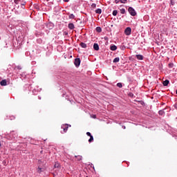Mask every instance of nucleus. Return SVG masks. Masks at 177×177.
<instances>
[{
  "mask_svg": "<svg viewBox=\"0 0 177 177\" xmlns=\"http://www.w3.org/2000/svg\"><path fill=\"white\" fill-rule=\"evenodd\" d=\"M128 12H129V15H131V16H136V15H137L136 10H135V8H133L132 7H129Z\"/></svg>",
  "mask_w": 177,
  "mask_h": 177,
  "instance_id": "obj_1",
  "label": "nucleus"
},
{
  "mask_svg": "<svg viewBox=\"0 0 177 177\" xmlns=\"http://www.w3.org/2000/svg\"><path fill=\"white\" fill-rule=\"evenodd\" d=\"M62 129H63V131H61L62 133H66L67 131L68 130V124H62L61 126Z\"/></svg>",
  "mask_w": 177,
  "mask_h": 177,
  "instance_id": "obj_2",
  "label": "nucleus"
},
{
  "mask_svg": "<svg viewBox=\"0 0 177 177\" xmlns=\"http://www.w3.org/2000/svg\"><path fill=\"white\" fill-rule=\"evenodd\" d=\"M46 28H48V30H53L55 27V24L52 22H48L46 24Z\"/></svg>",
  "mask_w": 177,
  "mask_h": 177,
  "instance_id": "obj_3",
  "label": "nucleus"
},
{
  "mask_svg": "<svg viewBox=\"0 0 177 177\" xmlns=\"http://www.w3.org/2000/svg\"><path fill=\"white\" fill-rule=\"evenodd\" d=\"M132 32V29L131 28V27H127L126 28V29L124 30V34L125 35H131V33Z\"/></svg>",
  "mask_w": 177,
  "mask_h": 177,
  "instance_id": "obj_4",
  "label": "nucleus"
},
{
  "mask_svg": "<svg viewBox=\"0 0 177 177\" xmlns=\"http://www.w3.org/2000/svg\"><path fill=\"white\" fill-rule=\"evenodd\" d=\"M74 64L75 67H78L79 66L81 65V59L80 58H75L74 61Z\"/></svg>",
  "mask_w": 177,
  "mask_h": 177,
  "instance_id": "obj_5",
  "label": "nucleus"
},
{
  "mask_svg": "<svg viewBox=\"0 0 177 177\" xmlns=\"http://www.w3.org/2000/svg\"><path fill=\"white\" fill-rule=\"evenodd\" d=\"M136 57L138 60H143L145 59V57L140 54L136 55Z\"/></svg>",
  "mask_w": 177,
  "mask_h": 177,
  "instance_id": "obj_6",
  "label": "nucleus"
},
{
  "mask_svg": "<svg viewBox=\"0 0 177 177\" xmlns=\"http://www.w3.org/2000/svg\"><path fill=\"white\" fill-rule=\"evenodd\" d=\"M68 27L69 30H74V28H75V26H74V24H73V23H69L68 25Z\"/></svg>",
  "mask_w": 177,
  "mask_h": 177,
  "instance_id": "obj_7",
  "label": "nucleus"
},
{
  "mask_svg": "<svg viewBox=\"0 0 177 177\" xmlns=\"http://www.w3.org/2000/svg\"><path fill=\"white\" fill-rule=\"evenodd\" d=\"M7 84L6 80H3L0 82V85H1V86H6Z\"/></svg>",
  "mask_w": 177,
  "mask_h": 177,
  "instance_id": "obj_8",
  "label": "nucleus"
},
{
  "mask_svg": "<svg viewBox=\"0 0 177 177\" xmlns=\"http://www.w3.org/2000/svg\"><path fill=\"white\" fill-rule=\"evenodd\" d=\"M45 164V162H44V160H38L37 161V165L38 167H39V165H41V167H44V165Z\"/></svg>",
  "mask_w": 177,
  "mask_h": 177,
  "instance_id": "obj_9",
  "label": "nucleus"
},
{
  "mask_svg": "<svg viewBox=\"0 0 177 177\" xmlns=\"http://www.w3.org/2000/svg\"><path fill=\"white\" fill-rule=\"evenodd\" d=\"M116 49H117V46H115V45H114V44H111V45L110 46V50H111L114 51V50H115Z\"/></svg>",
  "mask_w": 177,
  "mask_h": 177,
  "instance_id": "obj_10",
  "label": "nucleus"
},
{
  "mask_svg": "<svg viewBox=\"0 0 177 177\" xmlns=\"http://www.w3.org/2000/svg\"><path fill=\"white\" fill-rule=\"evenodd\" d=\"M44 170H42V165H39L37 168V172L38 174H41V172H43Z\"/></svg>",
  "mask_w": 177,
  "mask_h": 177,
  "instance_id": "obj_11",
  "label": "nucleus"
},
{
  "mask_svg": "<svg viewBox=\"0 0 177 177\" xmlns=\"http://www.w3.org/2000/svg\"><path fill=\"white\" fill-rule=\"evenodd\" d=\"M26 1L24 0L21 1V8L22 9H24V6H26Z\"/></svg>",
  "mask_w": 177,
  "mask_h": 177,
  "instance_id": "obj_12",
  "label": "nucleus"
},
{
  "mask_svg": "<svg viewBox=\"0 0 177 177\" xmlns=\"http://www.w3.org/2000/svg\"><path fill=\"white\" fill-rule=\"evenodd\" d=\"M93 49L94 50H99V44H97V43H95L93 44Z\"/></svg>",
  "mask_w": 177,
  "mask_h": 177,
  "instance_id": "obj_13",
  "label": "nucleus"
},
{
  "mask_svg": "<svg viewBox=\"0 0 177 177\" xmlns=\"http://www.w3.org/2000/svg\"><path fill=\"white\" fill-rule=\"evenodd\" d=\"M16 138H17V135L14 134V136H10V138L8 137L7 136V138H8L10 140H15V139H16Z\"/></svg>",
  "mask_w": 177,
  "mask_h": 177,
  "instance_id": "obj_14",
  "label": "nucleus"
},
{
  "mask_svg": "<svg viewBox=\"0 0 177 177\" xmlns=\"http://www.w3.org/2000/svg\"><path fill=\"white\" fill-rule=\"evenodd\" d=\"M163 86H168V84H169V80H166L163 82Z\"/></svg>",
  "mask_w": 177,
  "mask_h": 177,
  "instance_id": "obj_15",
  "label": "nucleus"
},
{
  "mask_svg": "<svg viewBox=\"0 0 177 177\" xmlns=\"http://www.w3.org/2000/svg\"><path fill=\"white\" fill-rule=\"evenodd\" d=\"M19 75L21 80H24V78H26V73H20Z\"/></svg>",
  "mask_w": 177,
  "mask_h": 177,
  "instance_id": "obj_16",
  "label": "nucleus"
},
{
  "mask_svg": "<svg viewBox=\"0 0 177 177\" xmlns=\"http://www.w3.org/2000/svg\"><path fill=\"white\" fill-rule=\"evenodd\" d=\"M159 115H165V111H164V109L160 110L158 111Z\"/></svg>",
  "mask_w": 177,
  "mask_h": 177,
  "instance_id": "obj_17",
  "label": "nucleus"
},
{
  "mask_svg": "<svg viewBox=\"0 0 177 177\" xmlns=\"http://www.w3.org/2000/svg\"><path fill=\"white\" fill-rule=\"evenodd\" d=\"M41 91V88L39 89V90H37V88H34L33 90H32V93L34 94V95H37V93H38V92H40Z\"/></svg>",
  "mask_w": 177,
  "mask_h": 177,
  "instance_id": "obj_18",
  "label": "nucleus"
},
{
  "mask_svg": "<svg viewBox=\"0 0 177 177\" xmlns=\"http://www.w3.org/2000/svg\"><path fill=\"white\" fill-rule=\"evenodd\" d=\"M95 13H97V15H102V8H97V10H95Z\"/></svg>",
  "mask_w": 177,
  "mask_h": 177,
  "instance_id": "obj_19",
  "label": "nucleus"
},
{
  "mask_svg": "<svg viewBox=\"0 0 177 177\" xmlns=\"http://www.w3.org/2000/svg\"><path fill=\"white\" fill-rule=\"evenodd\" d=\"M120 13H121V15H125L127 13L125 8L120 9Z\"/></svg>",
  "mask_w": 177,
  "mask_h": 177,
  "instance_id": "obj_20",
  "label": "nucleus"
},
{
  "mask_svg": "<svg viewBox=\"0 0 177 177\" xmlns=\"http://www.w3.org/2000/svg\"><path fill=\"white\" fill-rule=\"evenodd\" d=\"M97 32H102V28L100 26H98L95 28Z\"/></svg>",
  "mask_w": 177,
  "mask_h": 177,
  "instance_id": "obj_21",
  "label": "nucleus"
},
{
  "mask_svg": "<svg viewBox=\"0 0 177 177\" xmlns=\"http://www.w3.org/2000/svg\"><path fill=\"white\" fill-rule=\"evenodd\" d=\"M113 63H118L120 62V57H117L113 59Z\"/></svg>",
  "mask_w": 177,
  "mask_h": 177,
  "instance_id": "obj_22",
  "label": "nucleus"
},
{
  "mask_svg": "<svg viewBox=\"0 0 177 177\" xmlns=\"http://www.w3.org/2000/svg\"><path fill=\"white\" fill-rule=\"evenodd\" d=\"M75 158H77V161H81L82 160V156H75Z\"/></svg>",
  "mask_w": 177,
  "mask_h": 177,
  "instance_id": "obj_23",
  "label": "nucleus"
},
{
  "mask_svg": "<svg viewBox=\"0 0 177 177\" xmlns=\"http://www.w3.org/2000/svg\"><path fill=\"white\" fill-rule=\"evenodd\" d=\"M118 14V11L117 10H114L112 12L113 16H117Z\"/></svg>",
  "mask_w": 177,
  "mask_h": 177,
  "instance_id": "obj_24",
  "label": "nucleus"
},
{
  "mask_svg": "<svg viewBox=\"0 0 177 177\" xmlns=\"http://www.w3.org/2000/svg\"><path fill=\"white\" fill-rule=\"evenodd\" d=\"M80 46H81V48H86V44L82 42V43H80Z\"/></svg>",
  "mask_w": 177,
  "mask_h": 177,
  "instance_id": "obj_25",
  "label": "nucleus"
},
{
  "mask_svg": "<svg viewBox=\"0 0 177 177\" xmlns=\"http://www.w3.org/2000/svg\"><path fill=\"white\" fill-rule=\"evenodd\" d=\"M92 142H93V136H91L88 139V143H92Z\"/></svg>",
  "mask_w": 177,
  "mask_h": 177,
  "instance_id": "obj_26",
  "label": "nucleus"
},
{
  "mask_svg": "<svg viewBox=\"0 0 177 177\" xmlns=\"http://www.w3.org/2000/svg\"><path fill=\"white\" fill-rule=\"evenodd\" d=\"M168 67H169V68H174V63L170 62V63L168 64Z\"/></svg>",
  "mask_w": 177,
  "mask_h": 177,
  "instance_id": "obj_27",
  "label": "nucleus"
},
{
  "mask_svg": "<svg viewBox=\"0 0 177 177\" xmlns=\"http://www.w3.org/2000/svg\"><path fill=\"white\" fill-rule=\"evenodd\" d=\"M116 86H118V88H122V83L119 82L116 84Z\"/></svg>",
  "mask_w": 177,
  "mask_h": 177,
  "instance_id": "obj_28",
  "label": "nucleus"
},
{
  "mask_svg": "<svg viewBox=\"0 0 177 177\" xmlns=\"http://www.w3.org/2000/svg\"><path fill=\"white\" fill-rule=\"evenodd\" d=\"M69 19H75V15L73 14H71L68 17Z\"/></svg>",
  "mask_w": 177,
  "mask_h": 177,
  "instance_id": "obj_29",
  "label": "nucleus"
},
{
  "mask_svg": "<svg viewBox=\"0 0 177 177\" xmlns=\"http://www.w3.org/2000/svg\"><path fill=\"white\" fill-rule=\"evenodd\" d=\"M19 2H20V1H19V0H14V3H15V5H19Z\"/></svg>",
  "mask_w": 177,
  "mask_h": 177,
  "instance_id": "obj_30",
  "label": "nucleus"
},
{
  "mask_svg": "<svg viewBox=\"0 0 177 177\" xmlns=\"http://www.w3.org/2000/svg\"><path fill=\"white\" fill-rule=\"evenodd\" d=\"M60 167V165L59 163L55 164V168H59Z\"/></svg>",
  "mask_w": 177,
  "mask_h": 177,
  "instance_id": "obj_31",
  "label": "nucleus"
},
{
  "mask_svg": "<svg viewBox=\"0 0 177 177\" xmlns=\"http://www.w3.org/2000/svg\"><path fill=\"white\" fill-rule=\"evenodd\" d=\"M120 3H127V0H120Z\"/></svg>",
  "mask_w": 177,
  "mask_h": 177,
  "instance_id": "obj_32",
  "label": "nucleus"
},
{
  "mask_svg": "<svg viewBox=\"0 0 177 177\" xmlns=\"http://www.w3.org/2000/svg\"><path fill=\"white\" fill-rule=\"evenodd\" d=\"M86 135L87 136H90V137L92 136V134L89 131L86 132Z\"/></svg>",
  "mask_w": 177,
  "mask_h": 177,
  "instance_id": "obj_33",
  "label": "nucleus"
},
{
  "mask_svg": "<svg viewBox=\"0 0 177 177\" xmlns=\"http://www.w3.org/2000/svg\"><path fill=\"white\" fill-rule=\"evenodd\" d=\"M91 8H96V3H93L91 5Z\"/></svg>",
  "mask_w": 177,
  "mask_h": 177,
  "instance_id": "obj_34",
  "label": "nucleus"
},
{
  "mask_svg": "<svg viewBox=\"0 0 177 177\" xmlns=\"http://www.w3.org/2000/svg\"><path fill=\"white\" fill-rule=\"evenodd\" d=\"M15 116H10L9 117L10 120H15Z\"/></svg>",
  "mask_w": 177,
  "mask_h": 177,
  "instance_id": "obj_35",
  "label": "nucleus"
},
{
  "mask_svg": "<svg viewBox=\"0 0 177 177\" xmlns=\"http://www.w3.org/2000/svg\"><path fill=\"white\" fill-rule=\"evenodd\" d=\"M120 0H115V3H120Z\"/></svg>",
  "mask_w": 177,
  "mask_h": 177,
  "instance_id": "obj_36",
  "label": "nucleus"
},
{
  "mask_svg": "<svg viewBox=\"0 0 177 177\" xmlns=\"http://www.w3.org/2000/svg\"><path fill=\"white\" fill-rule=\"evenodd\" d=\"M3 165H6V160H3Z\"/></svg>",
  "mask_w": 177,
  "mask_h": 177,
  "instance_id": "obj_37",
  "label": "nucleus"
},
{
  "mask_svg": "<svg viewBox=\"0 0 177 177\" xmlns=\"http://www.w3.org/2000/svg\"><path fill=\"white\" fill-rule=\"evenodd\" d=\"M174 108L177 110V103L174 104Z\"/></svg>",
  "mask_w": 177,
  "mask_h": 177,
  "instance_id": "obj_38",
  "label": "nucleus"
},
{
  "mask_svg": "<svg viewBox=\"0 0 177 177\" xmlns=\"http://www.w3.org/2000/svg\"><path fill=\"white\" fill-rule=\"evenodd\" d=\"M18 70H21V67L20 66H17Z\"/></svg>",
  "mask_w": 177,
  "mask_h": 177,
  "instance_id": "obj_39",
  "label": "nucleus"
},
{
  "mask_svg": "<svg viewBox=\"0 0 177 177\" xmlns=\"http://www.w3.org/2000/svg\"><path fill=\"white\" fill-rule=\"evenodd\" d=\"M92 118H96V115H93Z\"/></svg>",
  "mask_w": 177,
  "mask_h": 177,
  "instance_id": "obj_40",
  "label": "nucleus"
},
{
  "mask_svg": "<svg viewBox=\"0 0 177 177\" xmlns=\"http://www.w3.org/2000/svg\"><path fill=\"white\" fill-rule=\"evenodd\" d=\"M64 2H70V0H63Z\"/></svg>",
  "mask_w": 177,
  "mask_h": 177,
  "instance_id": "obj_41",
  "label": "nucleus"
},
{
  "mask_svg": "<svg viewBox=\"0 0 177 177\" xmlns=\"http://www.w3.org/2000/svg\"><path fill=\"white\" fill-rule=\"evenodd\" d=\"M29 89H30V91H31V88H32V86H31V85L30 86H29Z\"/></svg>",
  "mask_w": 177,
  "mask_h": 177,
  "instance_id": "obj_42",
  "label": "nucleus"
},
{
  "mask_svg": "<svg viewBox=\"0 0 177 177\" xmlns=\"http://www.w3.org/2000/svg\"><path fill=\"white\" fill-rule=\"evenodd\" d=\"M10 136H13V131L10 133Z\"/></svg>",
  "mask_w": 177,
  "mask_h": 177,
  "instance_id": "obj_43",
  "label": "nucleus"
},
{
  "mask_svg": "<svg viewBox=\"0 0 177 177\" xmlns=\"http://www.w3.org/2000/svg\"><path fill=\"white\" fill-rule=\"evenodd\" d=\"M141 104H142V106H143L145 104V102L141 101Z\"/></svg>",
  "mask_w": 177,
  "mask_h": 177,
  "instance_id": "obj_44",
  "label": "nucleus"
},
{
  "mask_svg": "<svg viewBox=\"0 0 177 177\" xmlns=\"http://www.w3.org/2000/svg\"><path fill=\"white\" fill-rule=\"evenodd\" d=\"M122 128L123 129H126L125 126H122Z\"/></svg>",
  "mask_w": 177,
  "mask_h": 177,
  "instance_id": "obj_45",
  "label": "nucleus"
},
{
  "mask_svg": "<svg viewBox=\"0 0 177 177\" xmlns=\"http://www.w3.org/2000/svg\"><path fill=\"white\" fill-rule=\"evenodd\" d=\"M171 4L174 5V3H173L172 0H171Z\"/></svg>",
  "mask_w": 177,
  "mask_h": 177,
  "instance_id": "obj_46",
  "label": "nucleus"
},
{
  "mask_svg": "<svg viewBox=\"0 0 177 177\" xmlns=\"http://www.w3.org/2000/svg\"><path fill=\"white\" fill-rule=\"evenodd\" d=\"M38 99H39V100H41V96H39V97H38Z\"/></svg>",
  "mask_w": 177,
  "mask_h": 177,
  "instance_id": "obj_47",
  "label": "nucleus"
},
{
  "mask_svg": "<svg viewBox=\"0 0 177 177\" xmlns=\"http://www.w3.org/2000/svg\"><path fill=\"white\" fill-rule=\"evenodd\" d=\"M91 167H93V169H95V167H93V165L91 164Z\"/></svg>",
  "mask_w": 177,
  "mask_h": 177,
  "instance_id": "obj_48",
  "label": "nucleus"
},
{
  "mask_svg": "<svg viewBox=\"0 0 177 177\" xmlns=\"http://www.w3.org/2000/svg\"><path fill=\"white\" fill-rule=\"evenodd\" d=\"M122 49H125V47H124V46H122Z\"/></svg>",
  "mask_w": 177,
  "mask_h": 177,
  "instance_id": "obj_49",
  "label": "nucleus"
},
{
  "mask_svg": "<svg viewBox=\"0 0 177 177\" xmlns=\"http://www.w3.org/2000/svg\"><path fill=\"white\" fill-rule=\"evenodd\" d=\"M131 96H133V93H131Z\"/></svg>",
  "mask_w": 177,
  "mask_h": 177,
  "instance_id": "obj_50",
  "label": "nucleus"
},
{
  "mask_svg": "<svg viewBox=\"0 0 177 177\" xmlns=\"http://www.w3.org/2000/svg\"><path fill=\"white\" fill-rule=\"evenodd\" d=\"M131 96H133V93H131Z\"/></svg>",
  "mask_w": 177,
  "mask_h": 177,
  "instance_id": "obj_51",
  "label": "nucleus"
},
{
  "mask_svg": "<svg viewBox=\"0 0 177 177\" xmlns=\"http://www.w3.org/2000/svg\"><path fill=\"white\" fill-rule=\"evenodd\" d=\"M105 39H107V37H104Z\"/></svg>",
  "mask_w": 177,
  "mask_h": 177,
  "instance_id": "obj_52",
  "label": "nucleus"
}]
</instances>
